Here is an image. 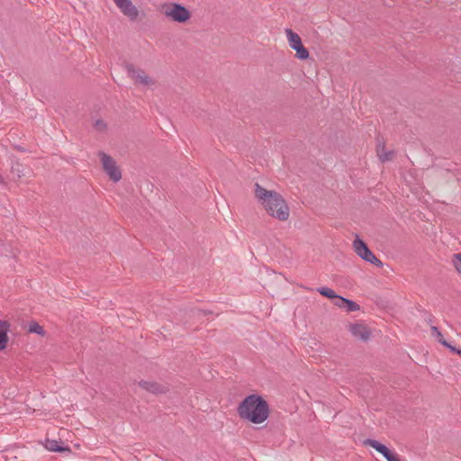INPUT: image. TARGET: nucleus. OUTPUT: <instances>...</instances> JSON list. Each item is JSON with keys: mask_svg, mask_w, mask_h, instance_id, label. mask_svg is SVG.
<instances>
[{"mask_svg": "<svg viewBox=\"0 0 461 461\" xmlns=\"http://www.w3.org/2000/svg\"><path fill=\"white\" fill-rule=\"evenodd\" d=\"M255 195L267 212L278 221H285L289 218L290 210L283 196L274 191L255 185Z\"/></svg>", "mask_w": 461, "mask_h": 461, "instance_id": "nucleus-1", "label": "nucleus"}, {"mask_svg": "<svg viewBox=\"0 0 461 461\" xmlns=\"http://www.w3.org/2000/svg\"><path fill=\"white\" fill-rule=\"evenodd\" d=\"M238 413L245 420L260 424L267 419L269 409L267 402L261 396L251 394L240 403Z\"/></svg>", "mask_w": 461, "mask_h": 461, "instance_id": "nucleus-2", "label": "nucleus"}, {"mask_svg": "<svg viewBox=\"0 0 461 461\" xmlns=\"http://www.w3.org/2000/svg\"><path fill=\"white\" fill-rule=\"evenodd\" d=\"M162 13L169 20L183 23L191 17L190 12L182 5L177 3H167L162 5Z\"/></svg>", "mask_w": 461, "mask_h": 461, "instance_id": "nucleus-3", "label": "nucleus"}, {"mask_svg": "<svg viewBox=\"0 0 461 461\" xmlns=\"http://www.w3.org/2000/svg\"><path fill=\"white\" fill-rule=\"evenodd\" d=\"M353 249L356 254L363 260L377 267H382L383 263L369 249L367 245L357 235L353 241Z\"/></svg>", "mask_w": 461, "mask_h": 461, "instance_id": "nucleus-4", "label": "nucleus"}, {"mask_svg": "<svg viewBox=\"0 0 461 461\" xmlns=\"http://www.w3.org/2000/svg\"><path fill=\"white\" fill-rule=\"evenodd\" d=\"M100 158L103 167L109 177L113 182H118L122 178V173L116 165L114 159L104 152H100Z\"/></svg>", "mask_w": 461, "mask_h": 461, "instance_id": "nucleus-5", "label": "nucleus"}, {"mask_svg": "<svg viewBox=\"0 0 461 461\" xmlns=\"http://www.w3.org/2000/svg\"><path fill=\"white\" fill-rule=\"evenodd\" d=\"M129 76L138 85L148 86L154 84L152 78H150L143 70L136 68L133 65H128L126 67Z\"/></svg>", "mask_w": 461, "mask_h": 461, "instance_id": "nucleus-6", "label": "nucleus"}, {"mask_svg": "<svg viewBox=\"0 0 461 461\" xmlns=\"http://www.w3.org/2000/svg\"><path fill=\"white\" fill-rule=\"evenodd\" d=\"M120 11L131 21H135L139 16V10L131 0H113Z\"/></svg>", "mask_w": 461, "mask_h": 461, "instance_id": "nucleus-7", "label": "nucleus"}, {"mask_svg": "<svg viewBox=\"0 0 461 461\" xmlns=\"http://www.w3.org/2000/svg\"><path fill=\"white\" fill-rule=\"evenodd\" d=\"M349 330L355 338L361 340L366 341L370 338L368 329L363 324H352Z\"/></svg>", "mask_w": 461, "mask_h": 461, "instance_id": "nucleus-8", "label": "nucleus"}, {"mask_svg": "<svg viewBox=\"0 0 461 461\" xmlns=\"http://www.w3.org/2000/svg\"><path fill=\"white\" fill-rule=\"evenodd\" d=\"M10 329V324L6 321L0 320V350H3L6 348L8 342V331Z\"/></svg>", "mask_w": 461, "mask_h": 461, "instance_id": "nucleus-9", "label": "nucleus"}, {"mask_svg": "<svg viewBox=\"0 0 461 461\" xmlns=\"http://www.w3.org/2000/svg\"><path fill=\"white\" fill-rule=\"evenodd\" d=\"M431 336L434 337L440 344L449 348L453 352L461 355V349L450 346L443 338V335L436 326L431 327Z\"/></svg>", "mask_w": 461, "mask_h": 461, "instance_id": "nucleus-10", "label": "nucleus"}, {"mask_svg": "<svg viewBox=\"0 0 461 461\" xmlns=\"http://www.w3.org/2000/svg\"><path fill=\"white\" fill-rule=\"evenodd\" d=\"M285 34L291 49L294 48L295 45L302 43L301 37L291 29H285Z\"/></svg>", "mask_w": 461, "mask_h": 461, "instance_id": "nucleus-11", "label": "nucleus"}, {"mask_svg": "<svg viewBox=\"0 0 461 461\" xmlns=\"http://www.w3.org/2000/svg\"><path fill=\"white\" fill-rule=\"evenodd\" d=\"M365 444L372 447L382 455H384L389 449L386 446H384V444L380 443L375 439L368 438L365 440Z\"/></svg>", "mask_w": 461, "mask_h": 461, "instance_id": "nucleus-12", "label": "nucleus"}, {"mask_svg": "<svg viewBox=\"0 0 461 461\" xmlns=\"http://www.w3.org/2000/svg\"><path fill=\"white\" fill-rule=\"evenodd\" d=\"M393 151H385L383 145L377 144V156L382 162L391 160L393 158Z\"/></svg>", "mask_w": 461, "mask_h": 461, "instance_id": "nucleus-13", "label": "nucleus"}, {"mask_svg": "<svg viewBox=\"0 0 461 461\" xmlns=\"http://www.w3.org/2000/svg\"><path fill=\"white\" fill-rule=\"evenodd\" d=\"M140 385L149 391V392H151L153 393H160L161 392V389H160V385L158 384H156V383H152V382H148V381H142L140 383Z\"/></svg>", "mask_w": 461, "mask_h": 461, "instance_id": "nucleus-14", "label": "nucleus"}, {"mask_svg": "<svg viewBox=\"0 0 461 461\" xmlns=\"http://www.w3.org/2000/svg\"><path fill=\"white\" fill-rule=\"evenodd\" d=\"M296 51V58L299 59H306L309 57V51L303 45V43H300L299 45H295L294 48H293Z\"/></svg>", "mask_w": 461, "mask_h": 461, "instance_id": "nucleus-15", "label": "nucleus"}, {"mask_svg": "<svg viewBox=\"0 0 461 461\" xmlns=\"http://www.w3.org/2000/svg\"><path fill=\"white\" fill-rule=\"evenodd\" d=\"M11 174H12V178L14 180L20 179L22 177V176L23 175V165L20 164L19 162L14 163L11 167Z\"/></svg>", "mask_w": 461, "mask_h": 461, "instance_id": "nucleus-16", "label": "nucleus"}, {"mask_svg": "<svg viewBox=\"0 0 461 461\" xmlns=\"http://www.w3.org/2000/svg\"><path fill=\"white\" fill-rule=\"evenodd\" d=\"M28 330L31 332V333H35V334H38V335H41V336H43L45 334V330L43 329L42 326H41L38 322L36 321H31L29 323V326H28Z\"/></svg>", "mask_w": 461, "mask_h": 461, "instance_id": "nucleus-17", "label": "nucleus"}, {"mask_svg": "<svg viewBox=\"0 0 461 461\" xmlns=\"http://www.w3.org/2000/svg\"><path fill=\"white\" fill-rule=\"evenodd\" d=\"M317 291L323 296L327 297V298H330V299H335V297H337V294L336 293L334 292V290H332L331 288L330 287H326V286H323V287H320L317 289Z\"/></svg>", "mask_w": 461, "mask_h": 461, "instance_id": "nucleus-18", "label": "nucleus"}, {"mask_svg": "<svg viewBox=\"0 0 461 461\" xmlns=\"http://www.w3.org/2000/svg\"><path fill=\"white\" fill-rule=\"evenodd\" d=\"M342 302L346 303L345 309L349 312L358 311L360 308L359 305L352 300L347 299Z\"/></svg>", "mask_w": 461, "mask_h": 461, "instance_id": "nucleus-19", "label": "nucleus"}, {"mask_svg": "<svg viewBox=\"0 0 461 461\" xmlns=\"http://www.w3.org/2000/svg\"><path fill=\"white\" fill-rule=\"evenodd\" d=\"M453 263L456 271L461 273V253H456L454 255Z\"/></svg>", "mask_w": 461, "mask_h": 461, "instance_id": "nucleus-20", "label": "nucleus"}, {"mask_svg": "<svg viewBox=\"0 0 461 461\" xmlns=\"http://www.w3.org/2000/svg\"><path fill=\"white\" fill-rule=\"evenodd\" d=\"M344 300H347V298H344V297L337 294V297H335V299H334V304L339 308H345L346 303L341 302Z\"/></svg>", "mask_w": 461, "mask_h": 461, "instance_id": "nucleus-21", "label": "nucleus"}, {"mask_svg": "<svg viewBox=\"0 0 461 461\" xmlns=\"http://www.w3.org/2000/svg\"><path fill=\"white\" fill-rule=\"evenodd\" d=\"M398 455L393 451H391L390 449H388L384 455L383 456L387 460V461H393Z\"/></svg>", "mask_w": 461, "mask_h": 461, "instance_id": "nucleus-22", "label": "nucleus"}, {"mask_svg": "<svg viewBox=\"0 0 461 461\" xmlns=\"http://www.w3.org/2000/svg\"><path fill=\"white\" fill-rule=\"evenodd\" d=\"M398 455L393 451H391L390 449H388L384 455L383 456L387 460V461H393Z\"/></svg>", "mask_w": 461, "mask_h": 461, "instance_id": "nucleus-23", "label": "nucleus"}, {"mask_svg": "<svg viewBox=\"0 0 461 461\" xmlns=\"http://www.w3.org/2000/svg\"><path fill=\"white\" fill-rule=\"evenodd\" d=\"M398 455L393 451H391L390 449H388L384 455L383 456L387 460V461H393Z\"/></svg>", "mask_w": 461, "mask_h": 461, "instance_id": "nucleus-24", "label": "nucleus"}, {"mask_svg": "<svg viewBox=\"0 0 461 461\" xmlns=\"http://www.w3.org/2000/svg\"><path fill=\"white\" fill-rule=\"evenodd\" d=\"M398 455L393 451H391L390 449H388L384 455L383 456L387 460V461H393Z\"/></svg>", "mask_w": 461, "mask_h": 461, "instance_id": "nucleus-25", "label": "nucleus"}, {"mask_svg": "<svg viewBox=\"0 0 461 461\" xmlns=\"http://www.w3.org/2000/svg\"><path fill=\"white\" fill-rule=\"evenodd\" d=\"M48 448L51 451H56V452H59V451H61L62 450V447H59L58 446V442L53 440L51 442H50V445L48 446Z\"/></svg>", "mask_w": 461, "mask_h": 461, "instance_id": "nucleus-26", "label": "nucleus"}, {"mask_svg": "<svg viewBox=\"0 0 461 461\" xmlns=\"http://www.w3.org/2000/svg\"><path fill=\"white\" fill-rule=\"evenodd\" d=\"M95 128L99 131H102L103 129L105 128V124L102 120H96L95 122Z\"/></svg>", "mask_w": 461, "mask_h": 461, "instance_id": "nucleus-27", "label": "nucleus"}, {"mask_svg": "<svg viewBox=\"0 0 461 461\" xmlns=\"http://www.w3.org/2000/svg\"><path fill=\"white\" fill-rule=\"evenodd\" d=\"M0 182H3L2 176H0Z\"/></svg>", "mask_w": 461, "mask_h": 461, "instance_id": "nucleus-28", "label": "nucleus"}]
</instances>
